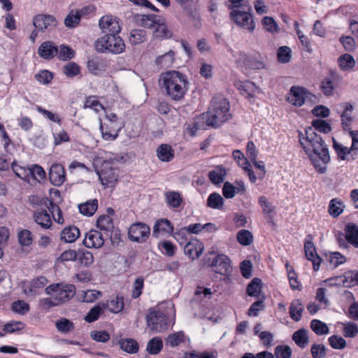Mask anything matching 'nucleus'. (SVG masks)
<instances>
[{"label":"nucleus","instance_id":"nucleus-1","mask_svg":"<svg viewBox=\"0 0 358 358\" xmlns=\"http://www.w3.org/2000/svg\"><path fill=\"white\" fill-rule=\"evenodd\" d=\"M299 143L308 156L311 164L319 173L327 171V164L330 162L329 148L321 136L308 127L305 134L299 131Z\"/></svg>","mask_w":358,"mask_h":358},{"label":"nucleus","instance_id":"nucleus-2","mask_svg":"<svg viewBox=\"0 0 358 358\" xmlns=\"http://www.w3.org/2000/svg\"><path fill=\"white\" fill-rule=\"evenodd\" d=\"M186 76L177 71H169L161 74L159 85L162 92L173 101H180L187 90Z\"/></svg>","mask_w":358,"mask_h":358},{"label":"nucleus","instance_id":"nucleus-3","mask_svg":"<svg viewBox=\"0 0 358 358\" xmlns=\"http://www.w3.org/2000/svg\"><path fill=\"white\" fill-rule=\"evenodd\" d=\"M231 118L229 101L221 94L215 95L206 114V124L218 128Z\"/></svg>","mask_w":358,"mask_h":358},{"label":"nucleus","instance_id":"nucleus-4","mask_svg":"<svg viewBox=\"0 0 358 358\" xmlns=\"http://www.w3.org/2000/svg\"><path fill=\"white\" fill-rule=\"evenodd\" d=\"M95 50L100 53L110 52L117 55L125 50L123 39L118 35H103L95 42Z\"/></svg>","mask_w":358,"mask_h":358},{"label":"nucleus","instance_id":"nucleus-5","mask_svg":"<svg viewBox=\"0 0 358 358\" xmlns=\"http://www.w3.org/2000/svg\"><path fill=\"white\" fill-rule=\"evenodd\" d=\"M45 293L54 296L59 304L70 300L76 294V287L71 284L57 283L45 288Z\"/></svg>","mask_w":358,"mask_h":358},{"label":"nucleus","instance_id":"nucleus-6","mask_svg":"<svg viewBox=\"0 0 358 358\" xmlns=\"http://www.w3.org/2000/svg\"><path fill=\"white\" fill-rule=\"evenodd\" d=\"M147 324L155 333H163L169 326L166 315L159 308L150 310L147 315Z\"/></svg>","mask_w":358,"mask_h":358},{"label":"nucleus","instance_id":"nucleus-7","mask_svg":"<svg viewBox=\"0 0 358 358\" xmlns=\"http://www.w3.org/2000/svg\"><path fill=\"white\" fill-rule=\"evenodd\" d=\"M251 8H248V10H234L230 12V19L234 23L249 31H252L255 29V25L252 20L251 14Z\"/></svg>","mask_w":358,"mask_h":358},{"label":"nucleus","instance_id":"nucleus-8","mask_svg":"<svg viewBox=\"0 0 358 358\" xmlns=\"http://www.w3.org/2000/svg\"><path fill=\"white\" fill-rule=\"evenodd\" d=\"M206 264L210 266L213 271L220 275H229L232 268L230 264V259L225 255H217L211 260L208 259L206 262Z\"/></svg>","mask_w":358,"mask_h":358},{"label":"nucleus","instance_id":"nucleus-9","mask_svg":"<svg viewBox=\"0 0 358 358\" xmlns=\"http://www.w3.org/2000/svg\"><path fill=\"white\" fill-rule=\"evenodd\" d=\"M150 233V229L148 225L136 222L132 224L129 229L128 236L131 241L136 243H144L146 241Z\"/></svg>","mask_w":358,"mask_h":358},{"label":"nucleus","instance_id":"nucleus-10","mask_svg":"<svg viewBox=\"0 0 358 358\" xmlns=\"http://www.w3.org/2000/svg\"><path fill=\"white\" fill-rule=\"evenodd\" d=\"M99 26L104 35H118L122 29L118 19L109 15L100 18Z\"/></svg>","mask_w":358,"mask_h":358},{"label":"nucleus","instance_id":"nucleus-11","mask_svg":"<svg viewBox=\"0 0 358 358\" xmlns=\"http://www.w3.org/2000/svg\"><path fill=\"white\" fill-rule=\"evenodd\" d=\"M33 24L40 31H51L57 26V20L52 15L38 14L33 19Z\"/></svg>","mask_w":358,"mask_h":358},{"label":"nucleus","instance_id":"nucleus-12","mask_svg":"<svg viewBox=\"0 0 358 358\" xmlns=\"http://www.w3.org/2000/svg\"><path fill=\"white\" fill-rule=\"evenodd\" d=\"M307 90L302 87L292 86L287 95V101L295 106H301L308 95Z\"/></svg>","mask_w":358,"mask_h":358},{"label":"nucleus","instance_id":"nucleus-13","mask_svg":"<svg viewBox=\"0 0 358 358\" xmlns=\"http://www.w3.org/2000/svg\"><path fill=\"white\" fill-rule=\"evenodd\" d=\"M101 184L105 187H112L117 180V170L109 164H106L97 172Z\"/></svg>","mask_w":358,"mask_h":358},{"label":"nucleus","instance_id":"nucleus-14","mask_svg":"<svg viewBox=\"0 0 358 358\" xmlns=\"http://www.w3.org/2000/svg\"><path fill=\"white\" fill-rule=\"evenodd\" d=\"M66 174L64 167L60 164H54L49 171L50 182L54 185L59 187L65 181Z\"/></svg>","mask_w":358,"mask_h":358},{"label":"nucleus","instance_id":"nucleus-15","mask_svg":"<svg viewBox=\"0 0 358 358\" xmlns=\"http://www.w3.org/2000/svg\"><path fill=\"white\" fill-rule=\"evenodd\" d=\"M104 243L103 234L97 230H91L86 233L83 240V244L85 247L91 248H99Z\"/></svg>","mask_w":358,"mask_h":358},{"label":"nucleus","instance_id":"nucleus-16","mask_svg":"<svg viewBox=\"0 0 358 358\" xmlns=\"http://www.w3.org/2000/svg\"><path fill=\"white\" fill-rule=\"evenodd\" d=\"M38 54L45 60H51L57 55L58 47L52 41H45L39 45Z\"/></svg>","mask_w":358,"mask_h":358},{"label":"nucleus","instance_id":"nucleus-17","mask_svg":"<svg viewBox=\"0 0 358 358\" xmlns=\"http://www.w3.org/2000/svg\"><path fill=\"white\" fill-rule=\"evenodd\" d=\"M35 222L44 229H50L52 226V217L48 210L41 208L36 210L33 214Z\"/></svg>","mask_w":358,"mask_h":358},{"label":"nucleus","instance_id":"nucleus-18","mask_svg":"<svg viewBox=\"0 0 358 358\" xmlns=\"http://www.w3.org/2000/svg\"><path fill=\"white\" fill-rule=\"evenodd\" d=\"M304 251L306 258L313 262L314 271H318L322 259L317 255L314 243L311 241H306Z\"/></svg>","mask_w":358,"mask_h":358},{"label":"nucleus","instance_id":"nucleus-19","mask_svg":"<svg viewBox=\"0 0 358 358\" xmlns=\"http://www.w3.org/2000/svg\"><path fill=\"white\" fill-rule=\"evenodd\" d=\"M41 205L44 206L48 211L52 214V219L58 224H64L62 212L60 208L55 204L52 200L44 198L41 201Z\"/></svg>","mask_w":358,"mask_h":358},{"label":"nucleus","instance_id":"nucleus-20","mask_svg":"<svg viewBox=\"0 0 358 358\" xmlns=\"http://www.w3.org/2000/svg\"><path fill=\"white\" fill-rule=\"evenodd\" d=\"M173 224L166 218L157 220L153 227L152 236L157 238L160 234H173Z\"/></svg>","mask_w":358,"mask_h":358},{"label":"nucleus","instance_id":"nucleus-21","mask_svg":"<svg viewBox=\"0 0 358 358\" xmlns=\"http://www.w3.org/2000/svg\"><path fill=\"white\" fill-rule=\"evenodd\" d=\"M99 129L104 140L113 141L117 138L121 125L103 124L101 121Z\"/></svg>","mask_w":358,"mask_h":358},{"label":"nucleus","instance_id":"nucleus-22","mask_svg":"<svg viewBox=\"0 0 358 358\" xmlns=\"http://www.w3.org/2000/svg\"><path fill=\"white\" fill-rule=\"evenodd\" d=\"M48 284V279L45 276H39L33 279L28 285L24 286V292L27 295L37 294L38 289L44 287Z\"/></svg>","mask_w":358,"mask_h":358},{"label":"nucleus","instance_id":"nucleus-23","mask_svg":"<svg viewBox=\"0 0 358 358\" xmlns=\"http://www.w3.org/2000/svg\"><path fill=\"white\" fill-rule=\"evenodd\" d=\"M203 248L202 244L197 241H188L185 245L184 252L190 259H195L201 255Z\"/></svg>","mask_w":358,"mask_h":358},{"label":"nucleus","instance_id":"nucleus-24","mask_svg":"<svg viewBox=\"0 0 358 358\" xmlns=\"http://www.w3.org/2000/svg\"><path fill=\"white\" fill-rule=\"evenodd\" d=\"M87 67L93 75H99L106 67V61L100 57H94L88 59Z\"/></svg>","mask_w":358,"mask_h":358},{"label":"nucleus","instance_id":"nucleus-25","mask_svg":"<svg viewBox=\"0 0 358 358\" xmlns=\"http://www.w3.org/2000/svg\"><path fill=\"white\" fill-rule=\"evenodd\" d=\"M342 106L344 108V110L341 115L342 127L345 131H350L351 129L350 126L353 122V117L352 116L353 106L350 103H343Z\"/></svg>","mask_w":358,"mask_h":358},{"label":"nucleus","instance_id":"nucleus-26","mask_svg":"<svg viewBox=\"0 0 358 358\" xmlns=\"http://www.w3.org/2000/svg\"><path fill=\"white\" fill-rule=\"evenodd\" d=\"M156 152L157 157L163 162L172 161L175 156V151L171 145L166 143L160 145Z\"/></svg>","mask_w":358,"mask_h":358},{"label":"nucleus","instance_id":"nucleus-27","mask_svg":"<svg viewBox=\"0 0 358 358\" xmlns=\"http://www.w3.org/2000/svg\"><path fill=\"white\" fill-rule=\"evenodd\" d=\"M345 239L348 243L358 248V226L355 223H348L345 227Z\"/></svg>","mask_w":358,"mask_h":358},{"label":"nucleus","instance_id":"nucleus-28","mask_svg":"<svg viewBox=\"0 0 358 358\" xmlns=\"http://www.w3.org/2000/svg\"><path fill=\"white\" fill-rule=\"evenodd\" d=\"M80 233L78 227L71 225L65 227L61 232L60 238L66 243H73L80 236Z\"/></svg>","mask_w":358,"mask_h":358},{"label":"nucleus","instance_id":"nucleus-29","mask_svg":"<svg viewBox=\"0 0 358 358\" xmlns=\"http://www.w3.org/2000/svg\"><path fill=\"white\" fill-rule=\"evenodd\" d=\"M136 20L143 27L154 29L156 24L160 22L161 16L154 14L141 15L137 16Z\"/></svg>","mask_w":358,"mask_h":358},{"label":"nucleus","instance_id":"nucleus-30","mask_svg":"<svg viewBox=\"0 0 358 358\" xmlns=\"http://www.w3.org/2000/svg\"><path fill=\"white\" fill-rule=\"evenodd\" d=\"M104 310H108L113 313H118L124 308V301L122 296H116L113 299L103 302Z\"/></svg>","mask_w":358,"mask_h":358},{"label":"nucleus","instance_id":"nucleus-31","mask_svg":"<svg viewBox=\"0 0 358 358\" xmlns=\"http://www.w3.org/2000/svg\"><path fill=\"white\" fill-rule=\"evenodd\" d=\"M226 174V169L220 165L208 172V178L213 184L219 185L224 182Z\"/></svg>","mask_w":358,"mask_h":358},{"label":"nucleus","instance_id":"nucleus-32","mask_svg":"<svg viewBox=\"0 0 358 358\" xmlns=\"http://www.w3.org/2000/svg\"><path fill=\"white\" fill-rule=\"evenodd\" d=\"M98 208V201L94 199L78 205V209L83 215L92 216Z\"/></svg>","mask_w":358,"mask_h":358},{"label":"nucleus","instance_id":"nucleus-33","mask_svg":"<svg viewBox=\"0 0 358 358\" xmlns=\"http://www.w3.org/2000/svg\"><path fill=\"white\" fill-rule=\"evenodd\" d=\"M96 227L106 235L115 228L112 218L108 215H101L96 220Z\"/></svg>","mask_w":358,"mask_h":358},{"label":"nucleus","instance_id":"nucleus-34","mask_svg":"<svg viewBox=\"0 0 358 358\" xmlns=\"http://www.w3.org/2000/svg\"><path fill=\"white\" fill-rule=\"evenodd\" d=\"M175 59V52L169 50L165 54L157 57L155 59V64L161 68H169L172 66Z\"/></svg>","mask_w":358,"mask_h":358},{"label":"nucleus","instance_id":"nucleus-35","mask_svg":"<svg viewBox=\"0 0 358 358\" xmlns=\"http://www.w3.org/2000/svg\"><path fill=\"white\" fill-rule=\"evenodd\" d=\"M104 312L103 301L99 302L89 310L85 317V320L89 323L93 322L97 320Z\"/></svg>","mask_w":358,"mask_h":358},{"label":"nucleus","instance_id":"nucleus-36","mask_svg":"<svg viewBox=\"0 0 358 358\" xmlns=\"http://www.w3.org/2000/svg\"><path fill=\"white\" fill-rule=\"evenodd\" d=\"M165 199L167 205L172 208H177L182 203L180 194L175 191H168L165 193Z\"/></svg>","mask_w":358,"mask_h":358},{"label":"nucleus","instance_id":"nucleus-37","mask_svg":"<svg viewBox=\"0 0 358 358\" xmlns=\"http://www.w3.org/2000/svg\"><path fill=\"white\" fill-rule=\"evenodd\" d=\"M213 292L210 288L198 287L194 293L193 301L196 303H206L211 298Z\"/></svg>","mask_w":358,"mask_h":358},{"label":"nucleus","instance_id":"nucleus-38","mask_svg":"<svg viewBox=\"0 0 358 358\" xmlns=\"http://www.w3.org/2000/svg\"><path fill=\"white\" fill-rule=\"evenodd\" d=\"M119 344L120 348L129 353V354H135L138 351V344L136 340L131 338H126L120 340Z\"/></svg>","mask_w":358,"mask_h":358},{"label":"nucleus","instance_id":"nucleus-39","mask_svg":"<svg viewBox=\"0 0 358 358\" xmlns=\"http://www.w3.org/2000/svg\"><path fill=\"white\" fill-rule=\"evenodd\" d=\"M289 315L294 321H299L301 318L303 308L299 299L294 300L289 306Z\"/></svg>","mask_w":358,"mask_h":358},{"label":"nucleus","instance_id":"nucleus-40","mask_svg":"<svg viewBox=\"0 0 358 358\" xmlns=\"http://www.w3.org/2000/svg\"><path fill=\"white\" fill-rule=\"evenodd\" d=\"M262 289V280L259 278H255L248 285L246 292L250 296L259 298Z\"/></svg>","mask_w":358,"mask_h":358},{"label":"nucleus","instance_id":"nucleus-41","mask_svg":"<svg viewBox=\"0 0 358 358\" xmlns=\"http://www.w3.org/2000/svg\"><path fill=\"white\" fill-rule=\"evenodd\" d=\"M154 29V36L157 38H171L172 36V31L168 29L162 17L160 22L157 23Z\"/></svg>","mask_w":358,"mask_h":358},{"label":"nucleus","instance_id":"nucleus-42","mask_svg":"<svg viewBox=\"0 0 358 358\" xmlns=\"http://www.w3.org/2000/svg\"><path fill=\"white\" fill-rule=\"evenodd\" d=\"M163 348V342L159 337H153L147 344L146 350L152 355L159 354Z\"/></svg>","mask_w":358,"mask_h":358},{"label":"nucleus","instance_id":"nucleus-43","mask_svg":"<svg viewBox=\"0 0 358 358\" xmlns=\"http://www.w3.org/2000/svg\"><path fill=\"white\" fill-rule=\"evenodd\" d=\"M343 286L346 287H351L355 285H358V271L355 272L352 271H348L341 277Z\"/></svg>","mask_w":358,"mask_h":358},{"label":"nucleus","instance_id":"nucleus-44","mask_svg":"<svg viewBox=\"0 0 358 358\" xmlns=\"http://www.w3.org/2000/svg\"><path fill=\"white\" fill-rule=\"evenodd\" d=\"M343 203L338 199H333L329 204V213L334 217H338L343 211Z\"/></svg>","mask_w":358,"mask_h":358},{"label":"nucleus","instance_id":"nucleus-45","mask_svg":"<svg viewBox=\"0 0 358 358\" xmlns=\"http://www.w3.org/2000/svg\"><path fill=\"white\" fill-rule=\"evenodd\" d=\"M28 173H29V180L33 179L38 182H41V180H44L46 176L43 169L37 164H34L30 166L29 171H28Z\"/></svg>","mask_w":358,"mask_h":358},{"label":"nucleus","instance_id":"nucleus-46","mask_svg":"<svg viewBox=\"0 0 358 358\" xmlns=\"http://www.w3.org/2000/svg\"><path fill=\"white\" fill-rule=\"evenodd\" d=\"M224 204L223 198L218 193L210 194L207 199V206L213 209H221Z\"/></svg>","mask_w":358,"mask_h":358},{"label":"nucleus","instance_id":"nucleus-47","mask_svg":"<svg viewBox=\"0 0 358 358\" xmlns=\"http://www.w3.org/2000/svg\"><path fill=\"white\" fill-rule=\"evenodd\" d=\"M57 56L60 60H69L74 57L75 51L69 46L62 44L58 47V54Z\"/></svg>","mask_w":358,"mask_h":358},{"label":"nucleus","instance_id":"nucleus-48","mask_svg":"<svg viewBox=\"0 0 358 358\" xmlns=\"http://www.w3.org/2000/svg\"><path fill=\"white\" fill-rule=\"evenodd\" d=\"M145 40V31L142 29H133L129 33V41L132 45H137Z\"/></svg>","mask_w":358,"mask_h":358},{"label":"nucleus","instance_id":"nucleus-49","mask_svg":"<svg viewBox=\"0 0 358 358\" xmlns=\"http://www.w3.org/2000/svg\"><path fill=\"white\" fill-rule=\"evenodd\" d=\"M338 63L342 70H349L355 65L354 57L350 54H344L339 57Z\"/></svg>","mask_w":358,"mask_h":358},{"label":"nucleus","instance_id":"nucleus-50","mask_svg":"<svg viewBox=\"0 0 358 358\" xmlns=\"http://www.w3.org/2000/svg\"><path fill=\"white\" fill-rule=\"evenodd\" d=\"M327 257L333 268L338 267L339 265L345 263L347 259L344 255L338 252H330L329 255H327Z\"/></svg>","mask_w":358,"mask_h":358},{"label":"nucleus","instance_id":"nucleus-51","mask_svg":"<svg viewBox=\"0 0 358 358\" xmlns=\"http://www.w3.org/2000/svg\"><path fill=\"white\" fill-rule=\"evenodd\" d=\"M24 324L20 322H12L7 323L3 327V331L6 334L17 333L20 334H24L22 331Z\"/></svg>","mask_w":358,"mask_h":358},{"label":"nucleus","instance_id":"nucleus-52","mask_svg":"<svg viewBox=\"0 0 358 358\" xmlns=\"http://www.w3.org/2000/svg\"><path fill=\"white\" fill-rule=\"evenodd\" d=\"M237 241L242 245H249L253 241L252 233L246 229H241L237 234Z\"/></svg>","mask_w":358,"mask_h":358},{"label":"nucleus","instance_id":"nucleus-53","mask_svg":"<svg viewBox=\"0 0 358 358\" xmlns=\"http://www.w3.org/2000/svg\"><path fill=\"white\" fill-rule=\"evenodd\" d=\"M310 327L317 335L327 334L329 333L327 325L319 320H313L310 322Z\"/></svg>","mask_w":358,"mask_h":358},{"label":"nucleus","instance_id":"nucleus-54","mask_svg":"<svg viewBox=\"0 0 358 358\" xmlns=\"http://www.w3.org/2000/svg\"><path fill=\"white\" fill-rule=\"evenodd\" d=\"M63 73L68 78H73L80 73V68L76 63L71 62L63 67Z\"/></svg>","mask_w":358,"mask_h":358},{"label":"nucleus","instance_id":"nucleus-55","mask_svg":"<svg viewBox=\"0 0 358 358\" xmlns=\"http://www.w3.org/2000/svg\"><path fill=\"white\" fill-rule=\"evenodd\" d=\"M313 129L324 134H328L331 131V124L325 120L317 119L312 122Z\"/></svg>","mask_w":358,"mask_h":358},{"label":"nucleus","instance_id":"nucleus-56","mask_svg":"<svg viewBox=\"0 0 358 358\" xmlns=\"http://www.w3.org/2000/svg\"><path fill=\"white\" fill-rule=\"evenodd\" d=\"M159 248L160 249L162 254L172 257L176 253V245L169 241H163L159 244Z\"/></svg>","mask_w":358,"mask_h":358},{"label":"nucleus","instance_id":"nucleus-57","mask_svg":"<svg viewBox=\"0 0 358 358\" xmlns=\"http://www.w3.org/2000/svg\"><path fill=\"white\" fill-rule=\"evenodd\" d=\"M77 259H78L81 264L85 266H90L94 262L92 254L86 250H78Z\"/></svg>","mask_w":358,"mask_h":358},{"label":"nucleus","instance_id":"nucleus-58","mask_svg":"<svg viewBox=\"0 0 358 358\" xmlns=\"http://www.w3.org/2000/svg\"><path fill=\"white\" fill-rule=\"evenodd\" d=\"M292 349L288 345H278L274 350V357L276 358H290L292 356Z\"/></svg>","mask_w":358,"mask_h":358},{"label":"nucleus","instance_id":"nucleus-59","mask_svg":"<svg viewBox=\"0 0 358 358\" xmlns=\"http://www.w3.org/2000/svg\"><path fill=\"white\" fill-rule=\"evenodd\" d=\"M291 49L287 46H281L277 52L278 59L281 63H287L291 59Z\"/></svg>","mask_w":358,"mask_h":358},{"label":"nucleus","instance_id":"nucleus-60","mask_svg":"<svg viewBox=\"0 0 358 358\" xmlns=\"http://www.w3.org/2000/svg\"><path fill=\"white\" fill-rule=\"evenodd\" d=\"M17 236L20 244L23 246H29L32 243V234L28 229L21 230L18 232Z\"/></svg>","mask_w":358,"mask_h":358},{"label":"nucleus","instance_id":"nucleus-61","mask_svg":"<svg viewBox=\"0 0 358 358\" xmlns=\"http://www.w3.org/2000/svg\"><path fill=\"white\" fill-rule=\"evenodd\" d=\"M11 166L13 171L17 177L24 180H29V173H28V171H29V167L21 166L20 165L16 164L15 163H12Z\"/></svg>","mask_w":358,"mask_h":358},{"label":"nucleus","instance_id":"nucleus-62","mask_svg":"<svg viewBox=\"0 0 358 358\" xmlns=\"http://www.w3.org/2000/svg\"><path fill=\"white\" fill-rule=\"evenodd\" d=\"M259 204L260 205L262 212L270 216V215L274 212L275 207L272 205L271 203L268 202L267 198L264 196H261L259 197L258 199Z\"/></svg>","mask_w":358,"mask_h":358},{"label":"nucleus","instance_id":"nucleus-63","mask_svg":"<svg viewBox=\"0 0 358 358\" xmlns=\"http://www.w3.org/2000/svg\"><path fill=\"white\" fill-rule=\"evenodd\" d=\"M80 21L79 15L76 12L71 11L64 20V24L68 28L76 27Z\"/></svg>","mask_w":358,"mask_h":358},{"label":"nucleus","instance_id":"nucleus-64","mask_svg":"<svg viewBox=\"0 0 358 358\" xmlns=\"http://www.w3.org/2000/svg\"><path fill=\"white\" fill-rule=\"evenodd\" d=\"M310 352L313 358H324L327 355L326 348L322 344H313Z\"/></svg>","mask_w":358,"mask_h":358}]
</instances>
